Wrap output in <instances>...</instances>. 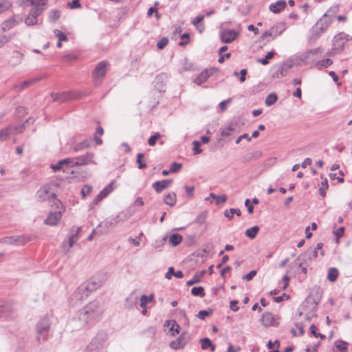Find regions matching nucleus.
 <instances>
[{
	"label": "nucleus",
	"mask_w": 352,
	"mask_h": 352,
	"mask_svg": "<svg viewBox=\"0 0 352 352\" xmlns=\"http://www.w3.org/2000/svg\"><path fill=\"white\" fill-rule=\"evenodd\" d=\"M108 65V62L105 60L100 61L96 65L92 73V76L96 86H98L102 82V78L106 75L107 67Z\"/></svg>",
	"instance_id": "obj_7"
},
{
	"label": "nucleus",
	"mask_w": 352,
	"mask_h": 352,
	"mask_svg": "<svg viewBox=\"0 0 352 352\" xmlns=\"http://www.w3.org/2000/svg\"><path fill=\"white\" fill-rule=\"evenodd\" d=\"M182 164L173 162L170 165V171L173 173H177L179 171V170L182 168Z\"/></svg>",
	"instance_id": "obj_54"
},
{
	"label": "nucleus",
	"mask_w": 352,
	"mask_h": 352,
	"mask_svg": "<svg viewBox=\"0 0 352 352\" xmlns=\"http://www.w3.org/2000/svg\"><path fill=\"white\" fill-rule=\"evenodd\" d=\"M182 241V236L179 234H173L169 238V243L173 246L178 245Z\"/></svg>",
	"instance_id": "obj_38"
},
{
	"label": "nucleus",
	"mask_w": 352,
	"mask_h": 352,
	"mask_svg": "<svg viewBox=\"0 0 352 352\" xmlns=\"http://www.w3.org/2000/svg\"><path fill=\"white\" fill-rule=\"evenodd\" d=\"M256 273H257L256 270H252L251 272H250L246 275H244L242 277V279L243 280L250 281L256 276Z\"/></svg>",
	"instance_id": "obj_57"
},
{
	"label": "nucleus",
	"mask_w": 352,
	"mask_h": 352,
	"mask_svg": "<svg viewBox=\"0 0 352 352\" xmlns=\"http://www.w3.org/2000/svg\"><path fill=\"white\" fill-rule=\"evenodd\" d=\"M287 3L285 0H278L270 5V10L274 13H279L285 8Z\"/></svg>",
	"instance_id": "obj_21"
},
{
	"label": "nucleus",
	"mask_w": 352,
	"mask_h": 352,
	"mask_svg": "<svg viewBox=\"0 0 352 352\" xmlns=\"http://www.w3.org/2000/svg\"><path fill=\"white\" fill-rule=\"evenodd\" d=\"M81 232V228H76L75 230L72 229L71 230L70 234L68 236V239L67 241H64L63 243V248L65 249V245L68 244V248L66 251H67L70 248L73 246V245L78 241V234Z\"/></svg>",
	"instance_id": "obj_14"
},
{
	"label": "nucleus",
	"mask_w": 352,
	"mask_h": 352,
	"mask_svg": "<svg viewBox=\"0 0 352 352\" xmlns=\"http://www.w3.org/2000/svg\"><path fill=\"white\" fill-rule=\"evenodd\" d=\"M190 340V335L187 331H184L176 340L170 342L169 346L174 350H179L183 349Z\"/></svg>",
	"instance_id": "obj_8"
},
{
	"label": "nucleus",
	"mask_w": 352,
	"mask_h": 352,
	"mask_svg": "<svg viewBox=\"0 0 352 352\" xmlns=\"http://www.w3.org/2000/svg\"><path fill=\"white\" fill-rule=\"evenodd\" d=\"M19 23L18 21H16L15 19V18L14 17H11L10 19H8V20L5 21L2 24H1V28H2V30L3 31H7L11 28H12L13 27H14L15 25H16V24Z\"/></svg>",
	"instance_id": "obj_28"
},
{
	"label": "nucleus",
	"mask_w": 352,
	"mask_h": 352,
	"mask_svg": "<svg viewBox=\"0 0 352 352\" xmlns=\"http://www.w3.org/2000/svg\"><path fill=\"white\" fill-rule=\"evenodd\" d=\"M234 214H236L238 217L241 215V212L239 209L230 208V210H226L224 211V215L228 219H232Z\"/></svg>",
	"instance_id": "obj_37"
},
{
	"label": "nucleus",
	"mask_w": 352,
	"mask_h": 352,
	"mask_svg": "<svg viewBox=\"0 0 352 352\" xmlns=\"http://www.w3.org/2000/svg\"><path fill=\"white\" fill-rule=\"evenodd\" d=\"M47 0H20V5L32 6L28 16L25 19L27 25H33L37 23L38 16L45 10Z\"/></svg>",
	"instance_id": "obj_1"
},
{
	"label": "nucleus",
	"mask_w": 352,
	"mask_h": 352,
	"mask_svg": "<svg viewBox=\"0 0 352 352\" xmlns=\"http://www.w3.org/2000/svg\"><path fill=\"white\" fill-rule=\"evenodd\" d=\"M37 196L41 201H49L51 206H56V208L60 204V200L56 198V194L51 191L50 185H45L37 192Z\"/></svg>",
	"instance_id": "obj_5"
},
{
	"label": "nucleus",
	"mask_w": 352,
	"mask_h": 352,
	"mask_svg": "<svg viewBox=\"0 0 352 352\" xmlns=\"http://www.w3.org/2000/svg\"><path fill=\"white\" fill-rule=\"evenodd\" d=\"M261 321L265 327H278L279 324L278 316L269 311L263 314Z\"/></svg>",
	"instance_id": "obj_10"
},
{
	"label": "nucleus",
	"mask_w": 352,
	"mask_h": 352,
	"mask_svg": "<svg viewBox=\"0 0 352 352\" xmlns=\"http://www.w3.org/2000/svg\"><path fill=\"white\" fill-rule=\"evenodd\" d=\"M347 41H349V35L347 34L344 32L338 34L333 39V50L341 52L343 50Z\"/></svg>",
	"instance_id": "obj_11"
},
{
	"label": "nucleus",
	"mask_w": 352,
	"mask_h": 352,
	"mask_svg": "<svg viewBox=\"0 0 352 352\" xmlns=\"http://www.w3.org/2000/svg\"><path fill=\"white\" fill-rule=\"evenodd\" d=\"M278 100V96L275 93H271L267 96L265 100V104L267 107L274 104Z\"/></svg>",
	"instance_id": "obj_35"
},
{
	"label": "nucleus",
	"mask_w": 352,
	"mask_h": 352,
	"mask_svg": "<svg viewBox=\"0 0 352 352\" xmlns=\"http://www.w3.org/2000/svg\"><path fill=\"white\" fill-rule=\"evenodd\" d=\"M89 294L90 292L88 291L78 293V287L77 289L72 294V299L75 300L76 301L82 302L89 296Z\"/></svg>",
	"instance_id": "obj_26"
},
{
	"label": "nucleus",
	"mask_w": 352,
	"mask_h": 352,
	"mask_svg": "<svg viewBox=\"0 0 352 352\" xmlns=\"http://www.w3.org/2000/svg\"><path fill=\"white\" fill-rule=\"evenodd\" d=\"M201 281V279L199 278V276H197V274H195L193 277L187 281L186 285L187 286H191L194 284L199 283Z\"/></svg>",
	"instance_id": "obj_63"
},
{
	"label": "nucleus",
	"mask_w": 352,
	"mask_h": 352,
	"mask_svg": "<svg viewBox=\"0 0 352 352\" xmlns=\"http://www.w3.org/2000/svg\"><path fill=\"white\" fill-rule=\"evenodd\" d=\"M172 182L173 180L170 179L157 181L152 184V186L156 192L160 193L164 190L168 188Z\"/></svg>",
	"instance_id": "obj_17"
},
{
	"label": "nucleus",
	"mask_w": 352,
	"mask_h": 352,
	"mask_svg": "<svg viewBox=\"0 0 352 352\" xmlns=\"http://www.w3.org/2000/svg\"><path fill=\"white\" fill-rule=\"evenodd\" d=\"M104 133V130L100 126H98L97 128H96V135L94 136V140L96 142V144L98 145H100L102 144V140L101 138H98L97 136V135H102V134Z\"/></svg>",
	"instance_id": "obj_46"
},
{
	"label": "nucleus",
	"mask_w": 352,
	"mask_h": 352,
	"mask_svg": "<svg viewBox=\"0 0 352 352\" xmlns=\"http://www.w3.org/2000/svg\"><path fill=\"white\" fill-rule=\"evenodd\" d=\"M119 217L117 216L116 218H113V219H107L102 222H101L100 224H99V227H105L106 228H111V227H114L116 226V225L119 222V219H118Z\"/></svg>",
	"instance_id": "obj_32"
},
{
	"label": "nucleus",
	"mask_w": 352,
	"mask_h": 352,
	"mask_svg": "<svg viewBox=\"0 0 352 352\" xmlns=\"http://www.w3.org/2000/svg\"><path fill=\"white\" fill-rule=\"evenodd\" d=\"M286 29V24L285 22L278 23L272 26L270 30L272 33L273 38H276L280 35Z\"/></svg>",
	"instance_id": "obj_20"
},
{
	"label": "nucleus",
	"mask_w": 352,
	"mask_h": 352,
	"mask_svg": "<svg viewBox=\"0 0 352 352\" xmlns=\"http://www.w3.org/2000/svg\"><path fill=\"white\" fill-rule=\"evenodd\" d=\"M227 201V196L226 195H217L215 199L216 205L224 204Z\"/></svg>",
	"instance_id": "obj_60"
},
{
	"label": "nucleus",
	"mask_w": 352,
	"mask_h": 352,
	"mask_svg": "<svg viewBox=\"0 0 352 352\" xmlns=\"http://www.w3.org/2000/svg\"><path fill=\"white\" fill-rule=\"evenodd\" d=\"M62 217L61 211L50 212L45 220V223L52 226H56Z\"/></svg>",
	"instance_id": "obj_16"
},
{
	"label": "nucleus",
	"mask_w": 352,
	"mask_h": 352,
	"mask_svg": "<svg viewBox=\"0 0 352 352\" xmlns=\"http://www.w3.org/2000/svg\"><path fill=\"white\" fill-rule=\"evenodd\" d=\"M50 328V318L45 316L42 318L36 325L37 330V341L38 343L43 342L47 339V333Z\"/></svg>",
	"instance_id": "obj_6"
},
{
	"label": "nucleus",
	"mask_w": 352,
	"mask_h": 352,
	"mask_svg": "<svg viewBox=\"0 0 352 352\" xmlns=\"http://www.w3.org/2000/svg\"><path fill=\"white\" fill-rule=\"evenodd\" d=\"M296 328L297 330L292 329L291 332L294 336H302L304 334L303 326L301 324H296Z\"/></svg>",
	"instance_id": "obj_45"
},
{
	"label": "nucleus",
	"mask_w": 352,
	"mask_h": 352,
	"mask_svg": "<svg viewBox=\"0 0 352 352\" xmlns=\"http://www.w3.org/2000/svg\"><path fill=\"white\" fill-rule=\"evenodd\" d=\"M10 131H11V128H8V126H6L3 129L1 130L0 131V141H6V140H8L10 138V136L11 135Z\"/></svg>",
	"instance_id": "obj_44"
},
{
	"label": "nucleus",
	"mask_w": 352,
	"mask_h": 352,
	"mask_svg": "<svg viewBox=\"0 0 352 352\" xmlns=\"http://www.w3.org/2000/svg\"><path fill=\"white\" fill-rule=\"evenodd\" d=\"M64 165H69L71 166L70 158H65L62 160L58 162L56 164H52L50 166L51 168L53 169L54 172L63 169Z\"/></svg>",
	"instance_id": "obj_27"
},
{
	"label": "nucleus",
	"mask_w": 352,
	"mask_h": 352,
	"mask_svg": "<svg viewBox=\"0 0 352 352\" xmlns=\"http://www.w3.org/2000/svg\"><path fill=\"white\" fill-rule=\"evenodd\" d=\"M107 339V334L100 333L91 340L89 345L90 351H94L100 349Z\"/></svg>",
	"instance_id": "obj_12"
},
{
	"label": "nucleus",
	"mask_w": 352,
	"mask_h": 352,
	"mask_svg": "<svg viewBox=\"0 0 352 352\" xmlns=\"http://www.w3.org/2000/svg\"><path fill=\"white\" fill-rule=\"evenodd\" d=\"M262 155L261 151H255L252 153H247L242 157V162L244 163L258 159Z\"/></svg>",
	"instance_id": "obj_22"
},
{
	"label": "nucleus",
	"mask_w": 352,
	"mask_h": 352,
	"mask_svg": "<svg viewBox=\"0 0 352 352\" xmlns=\"http://www.w3.org/2000/svg\"><path fill=\"white\" fill-rule=\"evenodd\" d=\"M298 261H300V263H299V267H301L302 265H309L311 261H312V257L311 256H305V252L301 254L298 257Z\"/></svg>",
	"instance_id": "obj_39"
},
{
	"label": "nucleus",
	"mask_w": 352,
	"mask_h": 352,
	"mask_svg": "<svg viewBox=\"0 0 352 352\" xmlns=\"http://www.w3.org/2000/svg\"><path fill=\"white\" fill-rule=\"evenodd\" d=\"M55 36L58 38L60 41H67V37L65 33L59 30H55L54 31Z\"/></svg>",
	"instance_id": "obj_51"
},
{
	"label": "nucleus",
	"mask_w": 352,
	"mask_h": 352,
	"mask_svg": "<svg viewBox=\"0 0 352 352\" xmlns=\"http://www.w3.org/2000/svg\"><path fill=\"white\" fill-rule=\"evenodd\" d=\"M161 138V134L160 133H155L154 135H151L148 140V144L153 146L156 144V141Z\"/></svg>",
	"instance_id": "obj_49"
},
{
	"label": "nucleus",
	"mask_w": 352,
	"mask_h": 352,
	"mask_svg": "<svg viewBox=\"0 0 352 352\" xmlns=\"http://www.w3.org/2000/svg\"><path fill=\"white\" fill-rule=\"evenodd\" d=\"M258 231L259 227L258 226H254L245 230V235L250 239H254L256 236Z\"/></svg>",
	"instance_id": "obj_36"
},
{
	"label": "nucleus",
	"mask_w": 352,
	"mask_h": 352,
	"mask_svg": "<svg viewBox=\"0 0 352 352\" xmlns=\"http://www.w3.org/2000/svg\"><path fill=\"white\" fill-rule=\"evenodd\" d=\"M28 241V238L23 235L11 236L5 237L2 239V242L5 244L11 245H22Z\"/></svg>",
	"instance_id": "obj_15"
},
{
	"label": "nucleus",
	"mask_w": 352,
	"mask_h": 352,
	"mask_svg": "<svg viewBox=\"0 0 352 352\" xmlns=\"http://www.w3.org/2000/svg\"><path fill=\"white\" fill-rule=\"evenodd\" d=\"M276 71H274L272 74L273 78H280L285 76L287 74V70L284 68L283 66L280 65L277 67H274Z\"/></svg>",
	"instance_id": "obj_31"
},
{
	"label": "nucleus",
	"mask_w": 352,
	"mask_h": 352,
	"mask_svg": "<svg viewBox=\"0 0 352 352\" xmlns=\"http://www.w3.org/2000/svg\"><path fill=\"white\" fill-rule=\"evenodd\" d=\"M10 6L11 3L8 1L0 3V13L7 10Z\"/></svg>",
	"instance_id": "obj_62"
},
{
	"label": "nucleus",
	"mask_w": 352,
	"mask_h": 352,
	"mask_svg": "<svg viewBox=\"0 0 352 352\" xmlns=\"http://www.w3.org/2000/svg\"><path fill=\"white\" fill-rule=\"evenodd\" d=\"M94 153L87 152L86 154L70 158L71 167L75 166H85L94 162Z\"/></svg>",
	"instance_id": "obj_9"
},
{
	"label": "nucleus",
	"mask_w": 352,
	"mask_h": 352,
	"mask_svg": "<svg viewBox=\"0 0 352 352\" xmlns=\"http://www.w3.org/2000/svg\"><path fill=\"white\" fill-rule=\"evenodd\" d=\"M45 78V76H42V75L34 77L32 79L25 80L24 82H23L19 85H15L14 86V89H24L34 85V83L41 80L42 79Z\"/></svg>",
	"instance_id": "obj_18"
},
{
	"label": "nucleus",
	"mask_w": 352,
	"mask_h": 352,
	"mask_svg": "<svg viewBox=\"0 0 352 352\" xmlns=\"http://www.w3.org/2000/svg\"><path fill=\"white\" fill-rule=\"evenodd\" d=\"M138 301V296L135 294H131L125 300L124 306L127 309H131Z\"/></svg>",
	"instance_id": "obj_23"
},
{
	"label": "nucleus",
	"mask_w": 352,
	"mask_h": 352,
	"mask_svg": "<svg viewBox=\"0 0 352 352\" xmlns=\"http://www.w3.org/2000/svg\"><path fill=\"white\" fill-rule=\"evenodd\" d=\"M61 13L58 10H53L49 12V21L56 22L60 17Z\"/></svg>",
	"instance_id": "obj_41"
},
{
	"label": "nucleus",
	"mask_w": 352,
	"mask_h": 352,
	"mask_svg": "<svg viewBox=\"0 0 352 352\" xmlns=\"http://www.w3.org/2000/svg\"><path fill=\"white\" fill-rule=\"evenodd\" d=\"M153 294H151L149 296H146V295H142L141 297H140V306L141 307H145L146 305H147V303L151 302L153 300Z\"/></svg>",
	"instance_id": "obj_43"
},
{
	"label": "nucleus",
	"mask_w": 352,
	"mask_h": 352,
	"mask_svg": "<svg viewBox=\"0 0 352 352\" xmlns=\"http://www.w3.org/2000/svg\"><path fill=\"white\" fill-rule=\"evenodd\" d=\"M204 19V15H198L197 16L193 21H192V23L195 26L198 27L199 24L203 23V20Z\"/></svg>",
	"instance_id": "obj_59"
},
{
	"label": "nucleus",
	"mask_w": 352,
	"mask_h": 352,
	"mask_svg": "<svg viewBox=\"0 0 352 352\" xmlns=\"http://www.w3.org/2000/svg\"><path fill=\"white\" fill-rule=\"evenodd\" d=\"M333 63V61L330 58H325L321 60H319L317 63V65H320L321 67H324L325 68L328 67Z\"/></svg>",
	"instance_id": "obj_55"
},
{
	"label": "nucleus",
	"mask_w": 352,
	"mask_h": 352,
	"mask_svg": "<svg viewBox=\"0 0 352 352\" xmlns=\"http://www.w3.org/2000/svg\"><path fill=\"white\" fill-rule=\"evenodd\" d=\"M332 23V19L324 14L311 28L310 30L309 41H316Z\"/></svg>",
	"instance_id": "obj_3"
},
{
	"label": "nucleus",
	"mask_w": 352,
	"mask_h": 352,
	"mask_svg": "<svg viewBox=\"0 0 352 352\" xmlns=\"http://www.w3.org/2000/svg\"><path fill=\"white\" fill-rule=\"evenodd\" d=\"M164 201L166 204L173 207L176 204L177 197L175 192H169L166 195L164 199Z\"/></svg>",
	"instance_id": "obj_29"
},
{
	"label": "nucleus",
	"mask_w": 352,
	"mask_h": 352,
	"mask_svg": "<svg viewBox=\"0 0 352 352\" xmlns=\"http://www.w3.org/2000/svg\"><path fill=\"white\" fill-rule=\"evenodd\" d=\"M67 6L71 9H76L81 7L80 0H72L71 2H68Z\"/></svg>",
	"instance_id": "obj_61"
},
{
	"label": "nucleus",
	"mask_w": 352,
	"mask_h": 352,
	"mask_svg": "<svg viewBox=\"0 0 352 352\" xmlns=\"http://www.w3.org/2000/svg\"><path fill=\"white\" fill-rule=\"evenodd\" d=\"M210 76V74L209 73L208 70L205 69L195 78L194 82L198 85H200L203 82H206Z\"/></svg>",
	"instance_id": "obj_25"
},
{
	"label": "nucleus",
	"mask_w": 352,
	"mask_h": 352,
	"mask_svg": "<svg viewBox=\"0 0 352 352\" xmlns=\"http://www.w3.org/2000/svg\"><path fill=\"white\" fill-rule=\"evenodd\" d=\"M338 276V270L335 267H331L328 271L327 279L331 282H334Z\"/></svg>",
	"instance_id": "obj_40"
},
{
	"label": "nucleus",
	"mask_w": 352,
	"mask_h": 352,
	"mask_svg": "<svg viewBox=\"0 0 352 352\" xmlns=\"http://www.w3.org/2000/svg\"><path fill=\"white\" fill-rule=\"evenodd\" d=\"M202 349H208L210 348L212 351H214L215 346L208 338H204L200 340Z\"/></svg>",
	"instance_id": "obj_33"
},
{
	"label": "nucleus",
	"mask_w": 352,
	"mask_h": 352,
	"mask_svg": "<svg viewBox=\"0 0 352 352\" xmlns=\"http://www.w3.org/2000/svg\"><path fill=\"white\" fill-rule=\"evenodd\" d=\"M212 314V309H208V310H201L198 312L197 316L201 319L204 320L206 317L209 316Z\"/></svg>",
	"instance_id": "obj_48"
},
{
	"label": "nucleus",
	"mask_w": 352,
	"mask_h": 352,
	"mask_svg": "<svg viewBox=\"0 0 352 352\" xmlns=\"http://www.w3.org/2000/svg\"><path fill=\"white\" fill-rule=\"evenodd\" d=\"M105 273H99L78 287V293L88 291L90 293L100 287L107 280Z\"/></svg>",
	"instance_id": "obj_4"
},
{
	"label": "nucleus",
	"mask_w": 352,
	"mask_h": 352,
	"mask_svg": "<svg viewBox=\"0 0 352 352\" xmlns=\"http://www.w3.org/2000/svg\"><path fill=\"white\" fill-rule=\"evenodd\" d=\"M191 294L194 296L204 297L205 296L204 288L201 286L194 287L191 289Z\"/></svg>",
	"instance_id": "obj_42"
},
{
	"label": "nucleus",
	"mask_w": 352,
	"mask_h": 352,
	"mask_svg": "<svg viewBox=\"0 0 352 352\" xmlns=\"http://www.w3.org/2000/svg\"><path fill=\"white\" fill-rule=\"evenodd\" d=\"M113 190L112 184H109L100 193L105 197Z\"/></svg>",
	"instance_id": "obj_64"
},
{
	"label": "nucleus",
	"mask_w": 352,
	"mask_h": 352,
	"mask_svg": "<svg viewBox=\"0 0 352 352\" xmlns=\"http://www.w3.org/2000/svg\"><path fill=\"white\" fill-rule=\"evenodd\" d=\"M239 32L234 30H222L219 33V38L223 43H230L234 41Z\"/></svg>",
	"instance_id": "obj_13"
},
{
	"label": "nucleus",
	"mask_w": 352,
	"mask_h": 352,
	"mask_svg": "<svg viewBox=\"0 0 352 352\" xmlns=\"http://www.w3.org/2000/svg\"><path fill=\"white\" fill-rule=\"evenodd\" d=\"M144 157V154L141 153H139L138 155H137V160H136V162L138 164V168L140 169H143V168H145L146 167V164L142 162V159Z\"/></svg>",
	"instance_id": "obj_50"
},
{
	"label": "nucleus",
	"mask_w": 352,
	"mask_h": 352,
	"mask_svg": "<svg viewBox=\"0 0 352 352\" xmlns=\"http://www.w3.org/2000/svg\"><path fill=\"white\" fill-rule=\"evenodd\" d=\"M102 312L99 301L94 300L80 311L78 315L79 320L85 324H88L98 319L102 314Z\"/></svg>",
	"instance_id": "obj_2"
},
{
	"label": "nucleus",
	"mask_w": 352,
	"mask_h": 352,
	"mask_svg": "<svg viewBox=\"0 0 352 352\" xmlns=\"http://www.w3.org/2000/svg\"><path fill=\"white\" fill-rule=\"evenodd\" d=\"M194 154H199L202 152V149L200 148V142L195 140L192 142Z\"/></svg>",
	"instance_id": "obj_58"
},
{
	"label": "nucleus",
	"mask_w": 352,
	"mask_h": 352,
	"mask_svg": "<svg viewBox=\"0 0 352 352\" xmlns=\"http://www.w3.org/2000/svg\"><path fill=\"white\" fill-rule=\"evenodd\" d=\"M348 343L343 340H337L335 342L336 349L334 352L339 351L340 352H344L347 350Z\"/></svg>",
	"instance_id": "obj_34"
},
{
	"label": "nucleus",
	"mask_w": 352,
	"mask_h": 352,
	"mask_svg": "<svg viewBox=\"0 0 352 352\" xmlns=\"http://www.w3.org/2000/svg\"><path fill=\"white\" fill-rule=\"evenodd\" d=\"M182 41L179 43V46H185L188 42L190 39V35L188 33H184L181 35Z\"/></svg>",
	"instance_id": "obj_53"
},
{
	"label": "nucleus",
	"mask_w": 352,
	"mask_h": 352,
	"mask_svg": "<svg viewBox=\"0 0 352 352\" xmlns=\"http://www.w3.org/2000/svg\"><path fill=\"white\" fill-rule=\"evenodd\" d=\"M305 256H311L312 259H314L318 256V252L316 250H314L312 248H309L306 251H305Z\"/></svg>",
	"instance_id": "obj_56"
},
{
	"label": "nucleus",
	"mask_w": 352,
	"mask_h": 352,
	"mask_svg": "<svg viewBox=\"0 0 352 352\" xmlns=\"http://www.w3.org/2000/svg\"><path fill=\"white\" fill-rule=\"evenodd\" d=\"M92 190V186L90 185H84L81 188V195L83 199H85L87 195H89Z\"/></svg>",
	"instance_id": "obj_47"
},
{
	"label": "nucleus",
	"mask_w": 352,
	"mask_h": 352,
	"mask_svg": "<svg viewBox=\"0 0 352 352\" xmlns=\"http://www.w3.org/2000/svg\"><path fill=\"white\" fill-rule=\"evenodd\" d=\"M51 96L53 98V101L63 102L69 98L67 93H52Z\"/></svg>",
	"instance_id": "obj_30"
},
{
	"label": "nucleus",
	"mask_w": 352,
	"mask_h": 352,
	"mask_svg": "<svg viewBox=\"0 0 352 352\" xmlns=\"http://www.w3.org/2000/svg\"><path fill=\"white\" fill-rule=\"evenodd\" d=\"M168 38L167 37H163L157 43V47L159 50H162L168 45Z\"/></svg>",
	"instance_id": "obj_52"
},
{
	"label": "nucleus",
	"mask_w": 352,
	"mask_h": 352,
	"mask_svg": "<svg viewBox=\"0 0 352 352\" xmlns=\"http://www.w3.org/2000/svg\"><path fill=\"white\" fill-rule=\"evenodd\" d=\"M167 79L168 77L166 74L162 73L157 75L155 79V87L160 91H164V86Z\"/></svg>",
	"instance_id": "obj_19"
},
{
	"label": "nucleus",
	"mask_w": 352,
	"mask_h": 352,
	"mask_svg": "<svg viewBox=\"0 0 352 352\" xmlns=\"http://www.w3.org/2000/svg\"><path fill=\"white\" fill-rule=\"evenodd\" d=\"M170 325H171L170 331H172V333H171L172 336H175L176 333L178 334L179 333L180 326L179 324H177V322L175 320H166L164 324V326L168 327Z\"/></svg>",
	"instance_id": "obj_24"
}]
</instances>
